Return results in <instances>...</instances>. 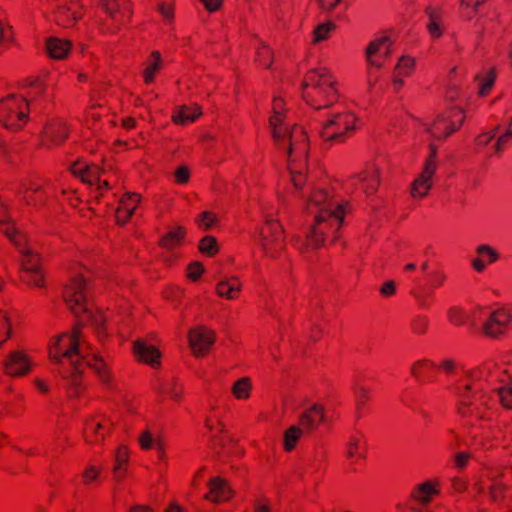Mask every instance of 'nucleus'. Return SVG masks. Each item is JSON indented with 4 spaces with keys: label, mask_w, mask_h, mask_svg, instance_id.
<instances>
[{
    "label": "nucleus",
    "mask_w": 512,
    "mask_h": 512,
    "mask_svg": "<svg viewBox=\"0 0 512 512\" xmlns=\"http://www.w3.org/2000/svg\"><path fill=\"white\" fill-rule=\"evenodd\" d=\"M414 67V59L410 56H402L394 70L393 85L395 90H399L403 86L402 77L409 76Z\"/></svg>",
    "instance_id": "nucleus-35"
},
{
    "label": "nucleus",
    "mask_w": 512,
    "mask_h": 512,
    "mask_svg": "<svg viewBox=\"0 0 512 512\" xmlns=\"http://www.w3.org/2000/svg\"><path fill=\"white\" fill-rule=\"evenodd\" d=\"M440 493V483L438 480H429L418 484L412 491V498L420 505H427L432 501L433 496Z\"/></svg>",
    "instance_id": "nucleus-27"
},
{
    "label": "nucleus",
    "mask_w": 512,
    "mask_h": 512,
    "mask_svg": "<svg viewBox=\"0 0 512 512\" xmlns=\"http://www.w3.org/2000/svg\"><path fill=\"white\" fill-rule=\"evenodd\" d=\"M446 280V275L443 271L436 270L430 273V286L432 288L441 287Z\"/></svg>",
    "instance_id": "nucleus-64"
},
{
    "label": "nucleus",
    "mask_w": 512,
    "mask_h": 512,
    "mask_svg": "<svg viewBox=\"0 0 512 512\" xmlns=\"http://www.w3.org/2000/svg\"><path fill=\"white\" fill-rule=\"evenodd\" d=\"M285 151L287 152L288 167L291 174V181L296 189H302L306 180V176L303 171L306 168L308 153L305 155L303 159H301L298 157H290L289 151Z\"/></svg>",
    "instance_id": "nucleus-28"
},
{
    "label": "nucleus",
    "mask_w": 512,
    "mask_h": 512,
    "mask_svg": "<svg viewBox=\"0 0 512 512\" xmlns=\"http://www.w3.org/2000/svg\"><path fill=\"white\" fill-rule=\"evenodd\" d=\"M4 369L10 376H23L31 369L30 358L24 352L15 351L8 356Z\"/></svg>",
    "instance_id": "nucleus-23"
},
{
    "label": "nucleus",
    "mask_w": 512,
    "mask_h": 512,
    "mask_svg": "<svg viewBox=\"0 0 512 512\" xmlns=\"http://www.w3.org/2000/svg\"><path fill=\"white\" fill-rule=\"evenodd\" d=\"M84 6L78 0L58 4L53 12L55 23L63 28L73 27L84 15Z\"/></svg>",
    "instance_id": "nucleus-15"
},
{
    "label": "nucleus",
    "mask_w": 512,
    "mask_h": 512,
    "mask_svg": "<svg viewBox=\"0 0 512 512\" xmlns=\"http://www.w3.org/2000/svg\"><path fill=\"white\" fill-rule=\"evenodd\" d=\"M185 236H186L185 228L182 226H178L176 228L171 229L166 234H164L162 236V238L160 239L159 244L162 248L172 250L176 247H179L182 244Z\"/></svg>",
    "instance_id": "nucleus-36"
},
{
    "label": "nucleus",
    "mask_w": 512,
    "mask_h": 512,
    "mask_svg": "<svg viewBox=\"0 0 512 512\" xmlns=\"http://www.w3.org/2000/svg\"><path fill=\"white\" fill-rule=\"evenodd\" d=\"M511 313L504 308L489 313L483 324V333L488 337H497L505 332L511 322Z\"/></svg>",
    "instance_id": "nucleus-19"
},
{
    "label": "nucleus",
    "mask_w": 512,
    "mask_h": 512,
    "mask_svg": "<svg viewBox=\"0 0 512 512\" xmlns=\"http://www.w3.org/2000/svg\"><path fill=\"white\" fill-rule=\"evenodd\" d=\"M100 6L106 14L102 27L106 32H117L131 19L132 11L128 0H100Z\"/></svg>",
    "instance_id": "nucleus-11"
},
{
    "label": "nucleus",
    "mask_w": 512,
    "mask_h": 512,
    "mask_svg": "<svg viewBox=\"0 0 512 512\" xmlns=\"http://www.w3.org/2000/svg\"><path fill=\"white\" fill-rule=\"evenodd\" d=\"M208 492L204 498L213 503H224L232 499L234 491L230 487L229 483L221 478L214 477L208 482Z\"/></svg>",
    "instance_id": "nucleus-21"
},
{
    "label": "nucleus",
    "mask_w": 512,
    "mask_h": 512,
    "mask_svg": "<svg viewBox=\"0 0 512 512\" xmlns=\"http://www.w3.org/2000/svg\"><path fill=\"white\" fill-rule=\"evenodd\" d=\"M428 328V320L425 317H416L411 323V329L415 334H424Z\"/></svg>",
    "instance_id": "nucleus-62"
},
{
    "label": "nucleus",
    "mask_w": 512,
    "mask_h": 512,
    "mask_svg": "<svg viewBox=\"0 0 512 512\" xmlns=\"http://www.w3.org/2000/svg\"><path fill=\"white\" fill-rule=\"evenodd\" d=\"M252 387L251 379L249 377H242L235 381L232 385L231 391L236 399L247 400L251 396Z\"/></svg>",
    "instance_id": "nucleus-40"
},
{
    "label": "nucleus",
    "mask_w": 512,
    "mask_h": 512,
    "mask_svg": "<svg viewBox=\"0 0 512 512\" xmlns=\"http://www.w3.org/2000/svg\"><path fill=\"white\" fill-rule=\"evenodd\" d=\"M71 173L78 176L82 182L91 186H97V189H102L101 183L102 172L96 165L87 166L82 162H75L70 167Z\"/></svg>",
    "instance_id": "nucleus-25"
},
{
    "label": "nucleus",
    "mask_w": 512,
    "mask_h": 512,
    "mask_svg": "<svg viewBox=\"0 0 512 512\" xmlns=\"http://www.w3.org/2000/svg\"><path fill=\"white\" fill-rule=\"evenodd\" d=\"M437 148L435 145H430V153L425 160L421 173L415 178L411 185V196L413 198L422 199L426 197L432 188L433 177L437 171Z\"/></svg>",
    "instance_id": "nucleus-13"
},
{
    "label": "nucleus",
    "mask_w": 512,
    "mask_h": 512,
    "mask_svg": "<svg viewBox=\"0 0 512 512\" xmlns=\"http://www.w3.org/2000/svg\"><path fill=\"white\" fill-rule=\"evenodd\" d=\"M224 411L220 407L213 406L208 411L205 418V427L210 431L214 436H218L224 433L225 424L223 422Z\"/></svg>",
    "instance_id": "nucleus-32"
},
{
    "label": "nucleus",
    "mask_w": 512,
    "mask_h": 512,
    "mask_svg": "<svg viewBox=\"0 0 512 512\" xmlns=\"http://www.w3.org/2000/svg\"><path fill=\"white\" fill-rule=\"evenodd\" d=\"M354 396L356 401L357 409L364 407L370 399V391L368 388L362 385H356L354 387Z\"/></svg>",
    "instance_id": "nucleus-52"
},
{
    "label": "nucleus",
    "mask_w": 512,
    "mask_h": 512,
    "mask_svg": "<svg viewBox=\"0 0 512 512\" xmlns=\"http://www.w3.org/2000/svg\"><path fill=\"white\" fill-rule=\"evenodd\" d=\"M512 143V133L509 131H505L502 135H500L493 147L494 154L496 156H500L505 148Z\"/></svg>",
    "instance_id": "nucleus-55"
},
{
    "label": "nucleus",
    "mask_w": 512,
    "mask_h": 512,
    "mask_svg": "<svg viewBox=\"0 0 512 512\" xmlns=\"http://www.w3.org/2000/svg\"><path fill=\"white\" fill-rule=\"evenodd\" d=\"M477 78L479 79L480 82L479 95L484 97L488 95V93L490 92L494 85L496 78L495 69L491 68L489 69V71H487V73L484 76H478Z\"/></svg>",
    "instance_id": "nucleus-45"
},
{
    "label": "nucleus",
    "mask_w": 512,
    "mask_h": 512,
    "mask_svg": "<svg viewBox=\"0 0 512 512\" xmlns=\"http://www.w3.org/2000/svg\"><path fill=\"white\" fill-rule=\"evenodd\" d=\"M48 353L71 398L81 396L85 390L82 374L86 367L91 368L104 384L111 382V373L106 363L101 357L85 352V345L79 340V331L76 329L72 333H62L52 338Z\"/></svg>",
    "instance_id": "nucleus-1"
},
{
    "label": "nucleus",
    "mask_w": 512,
    "mask_h": 512,
    "mask_svg": "<svg viewBox=\"0 0 512 512\" xmlns=\"http://www.w3.org/2000/svg\"><path fill=\"white\" fill-rule=\"evenodd\" d=\"M391 46L392 42L389 37H381L372 41L366 49L369 64L376 70L379 69L390 56Z\"/></svg>",
    "instance_id": "nucleus-20"
},
{
    "label": "nucleus",
    "mask_w": 512,
    "mask_h": 512,
    "mask_svg": "<svg viewBox=\"0 0 512 512\" xmlns=\"http://www.w3.org/2000/svg\"><path fill=\"white\" fill-rule=\"evenodd\" d=\"M72 44L69 40L57 37H51L46 42V49L49 56L53 59L62 60L67 57Z\"/></svg>",
    "instance_id": "nucleus-34"
},
{
    "label": "nucleus",
    "mask_w": 512,
    "mask_h": 512,
    "mask_svg": "<svg viewBox=\"0 0 512 512\" xmlns=\"http://www.w3.org/2000/svg\"><path fill=\"white\" fill-rule=\"evenodd\" d=\"M465 119L464 111L458 107H451L441 114L427 128L432 137L443 140L460 129Z\"/></svg>",
    "instance_id": "nucleus-10"
},
{
    "label": "nucleus",
    "mask_w": 512,
    "mask_h": 512,
    "mask_svg": "<svg viewBox=\"0 0 512 512\" xmlns=\"http://www.w3.org/2000/svg\"><path fill=\"white\" fill-rule=\"evenodd\" d=\"M260 245L264 254L275 257L285 246L284 231L275 219H268L260 229Z\"/></svg>",
    "instance_id": "nucleus-12"
},
{
    "label": "nucleus",
    "mask_w": 512,
    "mask_h": 512,
    "mask_svg": "<svg viewBox=\"0 0 512 512\" xmlns=\"http://www.w3.org/2000/svg\"><path fill=\"white\" fill-rule=\"evenodd\" d=\"M129 450L126 446H119L115 451V460L113 467L114 477L122 480L128 468Z\"/></svg>",
    "instance_id": "nucleus-38"
},
{
    "label": "nucleus",
    "mask_w": 512,
    "mask_h": 512,
    "mask_svg": "<svg viewBox=\"0 0 512 512\" xmlns=\"http://www.w3.org/2000/svg\"><path fill=\"white\" fill-rule=\"evenodd\" d=\"M141 200V196L137 193H126L120 200L119 206L123 207V209L127 208V210L134 213L139 202Z\"/></svg>",
    "instance_id": "nucleus-51"
},
{
    "label": "nucleus",
    "mask_w": 512,
    "mask_h": 512,
    "mask_svg": "<svg viewBox=\"0 0 512 512\" xmlns=\"http://www.w3.org/2000/svg\"><path fill=\"white\" fill-rule=\"evenodd\" d=\"M175 182L177 184H186L190 180V170L187 166H180L174 173Z\"/></svg>",
    "instance_id": "nucleus-63"
},
{
    "label": "nucleus",
    "mask_w": 512,
    "mask_h": 512,
    "mask_svg": "<svg viewBox=\"0 0 512 512\" xmlns=\"http://www.w3.org/2000/svg\"><path fill=\"white\" fill-rule=\"evenodd\" d=\"M304 429L301 426H291L284 433V449L287 452L292 451L299 439L302 437Z\"/></svg>",
    "instance_id": "nucleus-42"
},
{
    "label": "nucleus",
    "mask_w": 512,
    "mask_h": 512,
    "mask_svg": "<svg viewBox=\"0 0 512 512\" xmlns=\"http://www.w3.org/2000/svg\"><path fill=\"white\" fill-rule=\"evenodd\" d=\"M114 424L112 420L104 415L98 414L90 417L85 422L84 438L89 444L101 443L106 435H108Z\"/></svg>",
    "instance_id": "nucleus-14"
},
{
    "label": "nucleus",
    "mask_w": 512,
    "mask_h": 512,
    "mask_svg": "<svg viewBox=\"0 0 512 512\" xmlns=\"http://www.w3.org/2000/svg\"><path fill=\"white\" fill-rule=\"evenodd\" d=\"M478 257L473 259L472 266L477 272H482L487 264L497 261V251L489 245H480L476 249Z\"/></svg>",
    "instance_id": "nucleus-31"
},
{
    "label": "nucleus",
    "mask_w": 512,
    "mask_h": 512,
    "mask_svg": "<svg viewBox=\"0 0 512 512\" xmlns=\"http://www.w3.org/2000/svg\"><path fill=\"white\" fill-rule=\"evenodd\" d=\"M21 255L20 280L29 286L42 288L45 278L40 255L29 245L25 234L18 235L11 241Z\"/></svg>",
    "instance_id": "nucleus-7"
},
{
    "label": "nucleus",
    "mask_w": 512,
    "mask_h": 512,
    "mask_svg": "<svg viewBox=\"0 0 512 512\" xmlns=\"http://www.w3.org/2000/svg\"><path fill=\"white\" fill-rule=\"evenodd\" d=\"M133 351L139 361L150 365L152 368L160 366V351L156 347L148 345L144 340L135 341Z\"/></svg>",
    "instance_id": "nucleus-26"
},
{
    "label": "nucleus",
    "mask_w": 512,
    "mask_h": 512,
    "mask_svg": "<svg viewBox=\"0 0 512 512\" xmlns=\"http://www.w3.org/2000/svg\"><path fill=\"white\" fill-rule=\"evenodd\" d=\"M506 486L500 479L493 480L489 487V494L493 501H498L503 498Z\"/></svg>",
    "instance_id": "nucleus-56"
},
{
    "label": "nucleus",
    "mask_w": 512,
    "mask_h": 512,
    "mask_svg": "<svg viewBox=\"0 0 512 512\" xmlns=\"http://www.w3.org/2000/svg\"><path fill=\"white\" fill-rule=\"evenodd\" d=\"M486 1L487 0H461V16L466 20H471L477 14L478 8Z\"/></svg>",
    "instance_id": "nucleus-43"
},
{
    "label": "nucleus",
    "mask_w": 512,
    "mask_h": 512,
    "mask_svg": "<svg viewBox=\"0 0 512 512\" xmlns=\"http://www.w3.org/2000/svg\"><path fill=\"white\" fill-rule=\"evenodd\" d=\"M89 285L82 275L72 277L64 287L63 299L68 309L77 317L80 322L91 323L98 331L104 330L106 318L100 311L94 313L93 305L89 301Z\"/></svg>",
    "instance_id": "nucleus-5"
},
{
    "label": "nucleus",
    "mask_w": 512,
    "mask_h": 512,
    "mask_svg": "<svg viewBox=\"0 0 512 512\" xmlns=\"http://www.w3.org/2000/svg\"><path fill=\"white\" fill-rule=\"evenodd\" d=\"M255 61L264 68H269L273 62V53L266 45H261L256 51Z\"/></svg>",
    "instance_id": "nucleus-46"
},
{
    "label": "nucleus",
    "mask_w": 512,
    "mask_h": 512,
    "mask_svg": "<svg viewBox=\"0 0 512 512\" xmlns=\"http://www.w3.org/2000/svg\"><path fill=\"white\" fill-rule=\"evenodd\" d=\"M436 364L428 359L416 361L411 367V374L414 378L420 380L424 377L425 373L436 368Z\"/></svg>",
    "instance_id": "nucleus-44"
},
{
    "label": "nucleus",
    "mask_w": 512,
    "mask_h": 512,
    "mask_svg": "<svg viewBox=\"0 0 512 512\" xmlns=\"http://www.w3.org/2000/svg\"><path fill=\"white\" fill-rule=\"evenodd\" d=\"M188 340L193 354L196 357H204L214 345L216 335L206 326H197L189 331Z\"/></svg>",
    "instance_id": "nucleus-16"
},
{
    "label": "nucleus",
    "mask_w": 512,
    "mask_h": 512,
    "mask_svg": "<svg viewBox=\"0 0 512 512\" xmlns=\"http://www.w3.org/2000/svg\"><path fill=\"white\" fill-rule=\"evenodd\" d=\"M217 218L213 212L205 211L200 214L196 220L198 226L203 230H208L216 222Z\"/></svg>",
    "instance_id": "nucleus-57"
},
{
    "label": "nucleus",
    "mask_w": 512,
    "mask_h": 512,
    "mask_svg": "<svg viewBox=\"0 0 512 512\" xmlns=\"http://www.w3.org/2000/svg\"><path fill=\"white\" fill-rule=\"evenodd\" d=\"M335 29V25L331 22L318 25L314 30V42H320L328 39L329 34Z\"/></svg>",
    "instance_id": "nucleus-53"
},
{
    "label": "nucleus",
    "mask_w": 512,
    "mask_h": 512,
    "mask_svg": "<svg viewBox=\"0 0 512 512\" xmlns=\"http://www.w3.org/2000/svg\"><path fill=\"white\" fill-rule=\"evenodd\" d=\"M363 439L360 435H352L348 438L346 443L345 455L351 462L364 457Z\"/></svg>",
    "instance_id": "nucleus-39"
},
{
    "label": "nucleus",
    "mask_w": 512,
    "mask_h": 512,
    "mask_svg": "<svg viewBox=\"0 0 512 512\" xmlns=\"http://www.w3.org/2000/svg\"><path fill=\"white\" fill-rule=\"evenodd\" d=\"M459 403L458 414L467 419L471 426L479 425L484 429V438L498 439L501 429L498 426H486L492 419L493 411L489 407V398L482 393L475 383L459 384L457 387Z\"/></svg>",
    "instance_id": "nucleus-3"
},
{
    "label": "nucleus",
    "mask_w": 512,
    "mask_h": 512,
    "mask_svg": "<svg viewBox=\"0 0 512 512\" xmlns=\"http://www.w3.org/2000/svg\"><path fill=\"white\" fill-rule=\"evenodd\" d=\"M199 250L201 253L208 256H213L218 252L217 241L213 236H206L201 239L199 243Z\"/></svg>",
    "instance_id": "nucleus-47"
},
{
    "label": "nucleus",
    "mask_w": 512,
    "mask_h": 512,
    "mask_svg": "<svg viewBox=\"0 0 512 512\" xmlns=\"http://www.w3.org/2000/svg\"><path fill=\"white\" fill-rule=\"evenodd\" d=\"M499 129H500V126H496L489 132H484V133L479 134L475 138V145L477 147L487 146L493 140V138L496 136Z\"/></svg>",
    "instance_id": "nucleus-58"
},
{
    "label": "nucleus",
    "mask_w": 512,
    "mask_h": 512,
    "mask_svg": "<svg viewBox=\"0 0 512 512\" xmlns=\"http://www.w3.org/2000/svg\"><path fill=\"white\" fill-rule=\"evenodd\" d=\"M11 332V324L6 311L0 309V347L8 340Z\"/></svg>",
    "instance_id": "nucleus-48"
},
{
    "label": "nucleus",
    "mask_w": 512,
    "mask_h": 512,
    "mask_svg": "<svg viewBox=\"0 0 512 512\" xmlns=\"http://www.w3.org/2000/svg\"><path fill=\"white\" fill-rule=\"evenodd\" d=\"M29 102L22 95L11 94L0 100V123L10 129H21L29 119Z\"/></svg>",
    "instance_id": "nucleus-9"
},
{
    "label": "nucleus",
    "mask_w": 512,
    "mask_h": 512,
    "mask_svg": "<svg viewBox=\"0 0 512 512\" xmlns=\"http://www.w3.org/2000/svg\"><path fill=\"white\" fill-rule=\"evenodd\" d=\"M252 512H272L271 502L266 497H257L253 502Z\"/></svg>",
    "instance_id": "nucleus-60"
},
{
    "label": "nucleus",
    "mask_w": 512,
    "mask_h": 512,
    "mask_svg": "<svg viewBox=\"0 0 512 512\" xmlns=\"http://www.w3.org/2000/svg\"><path fill=\"white\" fill-rule=\"evenodd\" d=\"M286 106L282 97H274L269 125L279 149L288 150L290 157L303 159L309 151V140L303 127L286 123Z\"/></svg>",
    "instance_id": "nucleus-4"
},
{
    "label": "nucleus",
    "mask_w": 512,
    "mask_h": 512,
    "mask_svg": "<svg viewBox=\"0 0 512 512\" xmlns=\"http://www.w3.org/2000/svg\"><path fill=\"white\" fill-rule=\"evenodd\" d=\"M354 185H357L366 195H372L379 186V171L375 165H368L362 172L353 178Z\"/></svg>",
    "instance_id": "nucleus-24"
},
{
    "label": "nucleus",
    "mask_w": 512,
    "mask_h": 512,
    "mask_svg": "<svg viewBox=\"0 0 512 512\" xmlns=\"http://www.w3.org/2000/svg\"><path fill=\"white\" fill-rule=\"evenodd\" d=\"M497 395L503 407L512 409V380L498 389Z\"/></svg>",
    "instance_id": "nucleus-49"
},
{
    "label": "nucleus",
    "mask_w": 512,
    "mask_h": 512,
    "mask_svg": "<svg viewBox=\"0 0 512 512\" xmlns=\"http://www.w3.org/2000/svg\"><path fill=\"white\" fill-rule=\"evenodd\" d=\"M357 117L350 111L330 114L323 123L320 137L332 144L344 143L356 130Z\"/></svg>",
    "instance_id": "nucleus-8"
},
{
    "label": "nucleus",
    "mask_w": 512,
    "mask_h": 512,
    "mask_svg": "<svg viewBox=\"0 0 512 512\" xmlns=\"http://www.w3.org/2000/svg\"><path fill=\"white\" fill-rule=\"evenodd\" d=\"M201 115V109L197 105L182 106L172 115V121L175 124L185 125L195 121Z\"/></svg>",
    "instance_id": "nucleus-37"
},
{
    "label": "nucleus",
    "mask_w": 512,
    "mask_h": 512,
    "mask_svg": "<svg viewBox=\"0 0 512 512\" xmlns=\"http://www.w3.org/2000/svg\"><path fill=\"white\" fill-rule=\"evenodd\" d=\"M0 232L3 233L9 239L10 242L15 240L18 235H23V233L16 228L14 221L11 219L8 207L1 198Z\"/></svg>",
    "instance_id": "nucleus-30"
},
{
    "label": "nucleus",
    "mask_w": 512,
    "mask_h": 512,
    "mask_svg": "<svg viewBox=\"0 0 512 512\" xmlns=\"http://www.w3.org/2000/svg\"><path fill=\"white\" fill-rule=\"evenodd\" d=\"M143 79L146 84H151L155 80L156 74L162 69L163 61L160 52L153 51L144 61Z\"/></svg>",
    "instance_id": "nucleus-33"
},
{
    "label": "nucleus",
    "mask_w": 512,
    "mask_h": 512,
    "mask_svg": "<svg viewBox=\"0 0 512 512\" xmlns=\"http://www.w3.org/2000/svg\"><path fill=\"white\" fill-rule=\"evenodd\" d=\"M183 392V386L174 380L166 384V386L163 389V393L168 394L170 398L176 402L181 401Z\"/></svg>",
    "instance_id": "nucleus-50"
},
{
    "label": "nucleus",
    "mask_w": 512,
    "mask_h": 512,
    "mask_svg": "<svg viewBox=\"0 0 512 512\" xmlns=\"http://www.w3.org/2000/svg\"><path fill=\"white\" fill-rule=\"evenodd\" d=\"M426 13L429 17L427 25L428 31L433 38H438L442 35L441 29V11L438 8L428 7Z\"/></svg>",
    "instance_id": "nucleus-41"
},
{
    "label": "nucleus",
    "mask_w": 512,
    "mask_h": 512,
    "mask_svg": "<svg viewBox=\"0 0 512 512\" xmlns=\"http://www.w3.org/2000/svg\"><path fill=\"white\" fill-rule=\"evenodd\" d=\"M347 205V202L336 197L330 189L313 188L306 200V210L314 214V224L304 239L301 236L294 239L296 248L304 253L320 248L325 241L336 242Z\"/></svg>",
    "instance_id": "nucleus-2"
},
{
    "label": "nucleus",
    "mask_w": 512,
    "mask_h": 512,
    "mask_svg": "<svg viewBox=\"0 0 512 512\" xmlns=\"http://www.w3.org/2000/svg\"><path fill=\"white\" fill-rule=\"evenodd\" d=\"M204 272V267L200 262H192L187 267V276L190 280L198 281Z\"/></svg>",
    "instance_id": "nucleus-59"
},
{
    "label": "nucleus",
    "mask_w": 512,
    "mask_h": 512,
    "mask_svg": "<svg viewBox=\"0 0 512 512\" xmlns=\"http://www.w3.org/2000/svg\"><path fill=\"white\" fill-rule=\"evenodd\" d=\"M99 475H100V469L97 468L96 466L91 465L83 471L82 483L85 486L92 485L98 481Z\"/></svg>",
    "instance_id": "nucleus-54"
},
{
    "label": "nucleus",
    "mask_w": 512,
    "mask_h": 512,
    "mask_svg": "<svg viewBox=\"0 0 512 512\" xmlns=\"http://www.w3.org/2000/svg\"><path fill=\"white\" fill-rule=\"evenodd\" d=\"M302 96L317 110L329 107L338 100L337 82L327 68L309 70L302 82Z\"/></svg>",
    "instance_id": "nucleus-6"
},
{
    "label": "nucleus",
    "mask_w": 512,
    "mask_h": 512,
    "mask_svg": "<svg viewBox=\"0 0 512 512\" xmlns=\"http://www.w3.org/2000/svg\"><path fill=\"white\" fill-rule=\"evenodd\" d=\"M69 135V127L61 119H52L44 127L42 144L46 147L59 146L65 142Z\"/></svg>",
    "instance_id": "nucleus-18"
},
{
    "label": "nucleus",
    "mask_w": 512,
    "mask_h": 512,
    "mask_svg": "<svg viewBox=\"0 0 512 512\" xmlns=\"http://www.w3.org/2000/svg\"><path fill=\"white\" fill-rule=\"evenodd\" d=\"M19 194L28 206L42 207L50 194L48 181H31L23 184Z\"/></svg>",
    "instance_id": "nucleus-17"
},
{
    "label": "nucleus",
    "mask_w": 512,
    "mask_h": 512,
    "mask_svg": "<svg viewBox=\"0 0 512 512\" xmlns=\"http://www.w3.org/2000/svg\"><path fill=\"white\" fill-rule=\"evenodd\" d=\"M324 420V408L315 404L300 417V426L307 431L316 429Z\"/></svg>",
    "instance_id": "nucleus-29"
},
{
    "label": "nucleus",
    "mask_w": 512,
    "mask_h": 512,
    "mask_svg": "<svg viewBox=\"0 0 512 512\" xmlns=\"http://www.w3.org/2000/svg\"><path fill=\"white\" fill-rule=\"evenodd\" d=\"M158 11L163 19L167 22H172L174 19V5L171 2H161L158 5Z\"/></svg>",
    "instance_id": "nucleus-61"
},
{
    "label": "nucleus",
    "mask_w": 512,
    "mask_h": 512,
    "mask_svg": "<svg viewBox=\"0 0 512 512\" xmlns=\"http://www.w3.org/2000/svg\"><path fill=\"white\" fill-rule=\"evenodd\" d=\"M243 284L236 275L224 276L215 286V293L225 300H237L242 293Z\"/></svg>",
    "instance_id": "nucleus-22"
}]
</instances>
